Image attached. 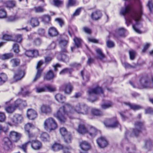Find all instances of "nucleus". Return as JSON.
<instances>
[{"mask_svg":"<svg viewBox=\"0 0 153 153\" xmlns=\"http://www.w3.org/2000/svg\"><path fill=\"white\" fill-rule=\"evenodd\" d=\"M41 112L42 114H48L52 111V108L51 106L48 105L43 104L40 107Z\"/></svg>","mask_w":153,"mask_h":153,"instance_id":"nucleus-12","label":"nucleus"},{"mask_svg":"<svg viewBox=\"0 0 153 153\" xmlns=\"http://www.w3.org/2000/svg\"><path fill=\"white\" fill-rule=\"evenodd\" d=\"M25 55L29 57H36L39 55L38 51L37 50H27L25 52Z\"/></svg>","mask_w":153,"mask_h":153,"instance_id":"nucleus-22","label":"nucleus"},{"mask_svg":"<svg viewBox=\"0 0 153 153\" xmlns=\"http://www.w3.org/2000/svg\"><path fill=\"white\" fill-rule=\"evenodd\" d=\"M60 132L62 136L64 137L65 142L69 143H71V136L69 133H68L66 129L62 127L59 129Z\"/></svg>","mask_w":153,"mask_h":153,"instance_id":"nucleus-7","label":"nucleus"},{"mask_svg":"<svg viewBox=\"0 0 153 153\" xmlns=\"http://www.w3.org/2000/svg\"><path fill=\"white\" fill-rule=\"evenodd\" d=\"M102 16V14L100 11L97 10L92 13L91 16L93 20H97L100 19Z\"/></svg>","mask_w":153,"mask_h":153,"instance_id":"nucleus-23","label":"nucleus"},{"mask_svg":"<svg viewBox=\"0 0 153 153\" xmlns=\"http://www.w3.org/2000/svg\"><path fill=\"white\" fill-rule=\"evenodd\" d=\"M56 100L59 102H62V101L65 99V97H63L61 94H58L55 96Z\"/></svg>","mask_w":153,"mask_h":153,"instance_id":"nucleus-45","label":"nucleus"},{"mask_svg":"<svg viewBox=\"0 0 153 153\" xmlns=\"http://www.w3.org/2000/svg\"><path fill=\"white\" fill-rule=\"evenodd\" d=\"M145 113L146 114H153V108H148L145 110Z\"/></svg>","mask_w":153,"mask_h":153,"instance_id":"nucleus-64","label":"nucleus"},{"mask_svg":"<svg viewBox=\"0 0 153 153\" xmlns=\"http://www.w3.org/2000/svg\"><path fill=\"white\" fill-rule=\"evenodd\" d=\"M85 72V70H83L81 71V75L82 76L83 79L86 82H88L89 80V75H86L84 76V74Z\"/></svg>","mask_w":153,"mask_h":153,"instance_id":"nucleus-43","label":"nucleus"},{"mask_svg":"<svg viewBox=\"0 0 153 153\" xmlns=\"http://www.w3.org/2000/svg\"><path fill=\"white\" fill-rule=\"evenodd\" d=\"M15 108L13 105H10L6 107L5 108V110L8 113H11L15 110Z\"/></svg>","mask_w":153,"mask_h":153,"instance_id":"nucleus-42","label":"nucleus"},{"mask_svg":"<svg viewBox=\"0 0 153 153\" xmlns=\"http://www.w3.org/2000/svg\"><path fill=\"white\" fill-rule=\"evenodd\" d=\"M36 92L38 93H40L46 91V89L45 88V85L42 88L36 87Z\"/></svg>","mask_w":153,"mask_h":153,"instance_id":"nucleus-55","label":"nucleus"},{"mask_svg":"<svg viewBox=\"0 0 153 153\" xmlns=\"http://www.w3.org/2000/svg\"><path fill=\"white\" fill-rule=\"evenodd\" d=\"M55 77L53 71L51 70H50L47 73L45 78L47 80H49L53 79Z\"/></svg>","mask_w":153,"mask_h":153,"instance_id":"nucleus-34","label":"nucleus"},{"mask_svg":"<svg viewBox=\"0 0 153 153\" xmlns=\"http://www.w3.org/2000/svg\"><path fill=\"white\" fill-rule=\"evenodd\" d=\"M34 10L36 13H41L45 11V9L41 6L35 7Z\"/></svg>","mask_w":153,"mask_h":153,"instance_id":"nucleus-54","label":"nucleus"},{"mask_svg":"<svg viewBox=\"0 0 153 153\" xmlns=\"http://www.w3.org/2000/svg\"><path fill=\"white\" fill-rule=\"evenodd\" d=\"M137 88L139 89L153 88V79L151 80L146 76L141 77L140 79V83Z\"/></svg>","mask_w":153,"mask_h":153,"instance_id":"nucleus-4","label":"nucleus"},{"mask_svg":"<svg viewBox=\"0 0 153 153\" xmlns=\"http://www.w3.org/2000/svg\"><path fill=\"white\" fill-rule=\"evenodd\" d=\"M7 79V76L4 73L0 74V85H1L4 83Z\"/></svg>","mask_w":153,"mask_h":153,"instance_id":"nucleus-32","label":"nucleus"},{"mask_svg":"<svg viewBox=\"0 0 153 153\" xmlns=\"http://www.w3.org/2000/svg\"><path fill=\"white\" fill-rule=\"evenodd\" d=\"M23 18L21 15H16L14 16H10L7 19L8 22H13Z\"/></svg>","mask_w":153,"mask_h":153,"instance_id":"nucleus-31","label":"nucleus"},{"mask_svg":"<svg viewBox=\"0 0 153 153\" xmlns=\"http://www.w3.org/2000/svg\"><path fill=\"white\" fill-rule=\"evenodd\" d=\"M13 54L10 53L0 55V59L2 60H5L9 59L13 56Z\"/></svg>","mask_w":153,"mask_h":153,"instance_id":"nucleus-33","label":"nucleus"},{"mask_svg":"<svg viewBox=\"0 0 153 153\" xmlns=\"http://www.w3.org/2000/svg\"><path fill=\"white\" fill-rule=\"evenodd\" d=\"M74 112L78 114L86 115L89 112V108L84 104L78 103L72 107L69 104L66 103L63 107L59 109L57 112L54 114V116L61 123H63L66 121L65 116L68 115L70 119H72L73 117L70 115L73 114Z\"/></svg>","mask_w":153,"mask_h":153,"instance_id":"nucleus-1","label":"nucleus"},{"mask_svg":"<svg viewBox=\"0 0 153 153\" xmlns=\"http://www.w3.org/2000/svg\"><path fill=\"white\" fill-rule=\"evenodd\" d=\"M23 120V117L21 114H15L12 119L13 123L14 125L20 123Z\"/></svg>","mask_w":153,"mask_h":153,"instance_id":"nucleus-18","label":"nucleus"},{"mask_svg":"<svg viewBox=\"0 0 153 153\" xmlns=\"http://www.w3.org/2000/svg\"><path fill=\"white\" fill-rule=\"evenodd\" d=\"M60 89L63 91L65 94H69L72 92L73 87L70 83H67L61 86Z\"/></svg>","mask_w":153,"mask_h":153,"instance_id":"nucleus-13","label":"nucleus"},{"mask_svg":"<svg viewBox=\"0 0 153 153\" xmlns=\"http://www.w3.org/2000/svg\"><path fill=\"white\" fill-rule=\"evenodd\" d=\"M134 128L132 130V134H130L129 131L127 130L125 133V136L126 138L133 136L137 137L141 133L142 130L145 128L143 122L137 121L134 124Z\"/></svg>","mask_w":153,"mask_h":153,"instance_id":"nucleus-3","label":"nucleus"},{"mask_svg":"<svg viewBox=\"0 0 153 153\" xmlns=\"http://www.w3.org/2000/svg\"><path fill=\"white\" fill-rule=\"evenodd\" d=\"M59 45L61 48L62 53H67V47L68 41L65 39H60L58 40Z\"/></svg>","mask_w":153,"mask_h":153,"instance_id":"nucleus-9","label":"nucleus"},{"mask_svg":"<svg viewBox=\"0 0 153 153\" xmlns=\"http://www.w3.org/2000/svg\"><path fill=\"white\" fill-rule=\"evenodd\" d=\"M113 104L111 102H109L107 103L102 105L101 107L102 109H106L111 106Z\"/></svg>","mask_w":153,"mask_h":153,"instance_id":"nucleus-52","label":"nucleus"},{"mask_svg":"<svg viewBox=\"0 0 153 153\" xmlns=\"http://www.w3.org/2000/svg\"><path fill=\"white\" fill-rule=\"evenodd\" d=\"M105 126L106 127H110L111 128H115L117 127H118L119 125V123L118 121H116L114 122V123L110 125H107L106 123H104Z\"/></svg>","mask_w":153,"mask_h":153,"instance_id":"nucleus-50","label":"nucleus"},{"mask_svg":"<svg viewBox=\"0 0 153 153\" xmlns=\"http://www.w3.org/2000/svg\"><path fill=\"white\" fill-rule=\"evenodd\" d=\"M54 5L56 6H59L62 3V1L60 0H53Z\"/></svg>","mask_w":153,"mask_h":153,"instance_id":"nucleus-62","label":"nucleus"},{"mask_svg":"<svg viewBox=\"0 0 153 153\" xmlns=\"http://www.w3.org/2000/svg\"><path fill=\"white\" fill-rule=\"evenodd\" d=\"M77 132L79 134H83L88 131L87 129L83 125H80L79 126L78 128L77 129Z\"/></svg>","mask_w":153,"mask_h":153,"instance_id":"nucleus-30","label":"nucleus"},{"mask_svg":"<svg viewBox=\"0 0 153 153\" xmlns=\"http://www.w3.org/2000/svg\"><path fill=\"white\" fill-rule=\"evenodd\" d=\"M97 143L99 146L101 148H104L108 144V142L105 138L101 137L97 140Z\"/></svg>","mask_w":153,"mask_h":153,"instance_id":"nucleus-16","label":"nucleus"},{"mask_svg":"<svg viewBox=\"0 0 153 153\" xmlns=\"http://www.w3.org/2000/svg\"><path fill=\"white\" fill-rule=\"evenodd\" d=\"M88 95L90 98V100L92 102H93L97 100L95 97L97 94L103 93V91L102 88L100 87H97L94 88H91L88 89Z\"/></svg>","mask_w":153,"mask_h":153,"instance_id":"nucleus-5","label":"nucleus"},{"mask_svg":"<svg viewBox=\"0 0 153 153\" xmlns=\"http://www.w3.org/2000/svg\"><path fill=\"white\" fill-rule=\"evenodd\" d=\"M96 51L97 53V59L102 60L105 58V55L103 53L100 49H97Z\"/></svg>","mask_w":153,"mask_h":153,"instance_id":"nucleus-29","label":"nucleus"},{"mask_svg":"<svg viewBox=\"0 0 153 153\" xmlns=\"http://www.w3.org/2000/svg\"><path fill=\"white\" fill-rule=\"evenodd\" d=\"M43 63V61L42 60H40L38 62L36 66V68L37 69V72L36 76L33 80V82H35L40 77L41 75V73L42 71V69L40 67Z\"/></svg>","mask_w":153,"mask_h":153,"instance_id":"nucleus-11","label":"nucleus"},{"mask_svg":"<svg viewBox=\"0 0 153 153\" xmlns=\"http://www.w3.org/2000/svg\"><path fill=\"white\" fill-rule=\"evenodd\" d=\"M6 7L9 8H11L15 7V2L13 1H6L5 3Z\"/></svg>","mask_w":153,"mask_h":153,"instance_id":"nucleus-36","label":"nucleus"},{"mask_svg":"<svg viewBox=\"0 0 153 153\" xmlns=\"http://www.w3.org/2000/svg\"><path fill=\"white\" fill-rule=\"evenodd\" d=\"M41 139L44 141H47L49 140V137L46 132L42 133L40 136Z\"/></svg>","mask_w":153,"mask_h":153,"instance_id":"nucleus-39","label":"nucleus"},{"mask_svg":"<svg viewBox=\"0 0 153 153\" xmlns=\"http://www.w3.org/2000/svg\"><path fill=\"white\" fill-rule=\"evenodd\" d=\"M64 148L60 144L57 143L54 144L52 146V149L54 151H57L62 148L63 149Z\"/></svg>","mask_w":153,"mask_h":153,"instance_id":"nucleus-37","label":"nucleus"},{"mask_svg":"<svg viewBox=\"0 0 153 153\" xmlns=\"http://www.w3.org/2000/svg\"><path fill=\"white\" fill-rule=\"evenodd\" d=\"M56 46V44L54 42H52L47 48L48 50H51L54 49Z\"/></svg>","mask_w":153,"mask_h":153,"instance_id":"nucleus-60","label":"nucleus"},{"mask_svg":"<svg viewBox=\"0 0 153 153\" xmlns=\"http://www.w3.org/2000/svg\"><path fill=\"white\" fill-rule=\"evenodd\" d=\"M9 137L13 142H18L22 137V134L17 132L12 131L9 134Z\"/></svg>","mask_w":153,"mask_h":153,"instance_id":"nucleus-10","label":"nucleus"},{"mask_svg":"<svg viewBox=\"0 0 153 153\" xmlns=\"http://www.w3.org/2000/svg\"><path fill=\"white\" fill-rule=\"evenodd\" d=\"M122 119L123 120H125L127 119L126 113L124 111H122L119 113Z\"/></svg>","mask_w":153,"mask_h":153,"instance_id":"nucleus-63","label":"nucleus"},{"mask_svg":"<svg viewBox=\"0 0 153 153\" xmlns=\"http://www.w3.org/2000/svg\"><path fill=\"white\" fill-rule=\"evenodd\" d=\"M30 141H28L22 144L21 146H19V147L20 148L22 149L26 153V152L27 146L30 144Z\"/></svg>","mask_w":153,"mask_h":153,"instance_id":"nucleus-38","label":"nucleus"},{"mask_svg":"<svg viewBox=\"0 0 153 153\" xmlns=\"http://www.w3.org/2000/svg\"><path fill=\"white\" fill-rule=\"evenodd\" d=\"M130 58L131 60H133L134 59L136 53L134 51L130 50L129 51Z\"/></svg>","mask_w":153,"mask_h":153,"instance_id":"nucleus-53","label":"nucleus"},{"mask_svg":"<svg viewBox=\"0 0 153 153\" xmlns=\"http://www.w3.org/2000/svg\"><path fill=\"white\" fill-rule=\"evenodd\" d=\"M125 104L128 106L131 109L134 110H137L143 108V107L140 105L135 104H131L129 102L126 103Z\"/></svg>","mask_w":153,"mask_h":153,"instance_id":"nucleus-28","label":"nucleus"},{"mask_svg":"<svg viewBox=\"0 0 153 153\" xmlns=\"http://www.w3.org/2000/svg\"><path fill=\"white\" fill-rule=\"evenodd\" d=\"M27 118L30 120H33L37 116V112L33 109H30L27 111Z\"/></svg>","mask_w":153,"mask_h":153,"instance_id":"nucleus-15","label":"nucleus"},{"mask_svg":"<svg viewBox=\"0 0 153 153\" xmlns=\"http://www.w3.org/2000/svg\"><path fill=\"white\" fill-rule=\"evenodd\" d=\"M3 39L7 41H10L12 39V36L10 35L5 34L3 35Z\"/></svg>","mask_w":153,"mask_h":153,"instance_id":"nucleus-59","label":"nucleus"},{"mask_svg":"<svg viewBox=\"0 0 153 153\" xmlns=\"http://www.w3.org/2000/svg\"><path fill=\"white\" fill-rule=\"evenodd\" d=\"M32 148L34 150H38L40 149L42 147L41 143L37 140H32L30 141V143Z\"/></svg>","mask_w":153,"mask_h":153,"instance_id":"nucleus-19","label":"nucleus"},{"mask_svg":"<svg viewBox=\"0 0 153 153\" xmlns=\"http://www.w3.org/2000/svg\"><path fill=\"white\" fill-rule=\"evenodd\" d=\"M2 142L4 149L5 150H9L12 145L11 140L8 137H5L3 139Z\"/></svg>","mask_w":153,"mask_h":153,"instance_id":"nucleus-14","label":"nucleus"},{"mask_svg":"<svg viewBox=\"0 0 153 153\" xmlns=\"http://www.w3.org/2000/svg\"><path fill=\"white\" fill-rule=\"evenodd\" d=\"M98 130L95 127L91 126L87 132L91 137H94L97 134Z\"/></svg>","mask_w":153,"mask_h":153,"instance_id":"nucleus-26","label":"nucleus"},{"mask_svg":"<svg viewBox=\"0 0 153 153\" xmlns=\"http://www.w3.org/2000/svg\"><path fill=\"white\" fill-rule=\"evenodd\" d=\"M1 8V7L0 6V19L4 18L6 16V12Z\"/></svg>","mask_w":153,"mask_h":153,"instance_id":"nucleus-51","label":"nucleus"},{"mask_svg":"<svg viewBox=\"0 0 153 153\" xmlns=\"http://www.w3.org/2000/svg\"><path fill=\"white\" fill-rule=\"evenodd\" d=\"M10 62L13 67H16L19 65L20 60L18 59H11Z\"/></svg>","mask_w":153,"mask_h":153,"instance_id":"nucleus-40","label":"nucleus"},{"mask_svg":"<svg viewBox=\"0 0 153 153\" xmlns=\"http://www.w3.org/2000/svg\"><path fill=\"white\" fill-rule=\"evenodd\" d=\"M31 25L33 27H37L39 25V22L38 19L36 17H32L28 21Z\"/></svg>","mask_w":153,"mask_h":153,"instance_id":"nucleus-25","label":"nucleus"},{"mask_svg":"<svg viewBox=\"0 0 153 153\" xmlns=\"http://www.w3.org/2000/svg\"><path fill=\"white\" fill-rule=\"evenodd\" d=\"M66 53H62L60 51V53L57 56V59L59 61H61L65 62H68L69 61V58L66 55Z\"/></svg>","mask_w":153,"mask_h":153,"instance_id":"nucleus-20","label":"nucleus"},{"mask_svg":"<svg viewBox=\"0 0 153 153\" xmlns=\"http://www.w3.org/2000/svg\"><path fill=\"white\" fill-rule=\"evenodd\" d=\"M79 146L82 150L85 151H88L90 148V144L87 142L85 141L80 142Z\"/></svg>","mask_w":153,"mask_h":153,"instance_id":"nucleus-24","label":"nucleus"},{"mask_svg":"<svg viewBox=\"0 0 153 153\" xmlns=\"http://www.w3.org/2000/svg\"><path fill=\"white\" fill-rule=\"evenodd\" d=\"M58 33L56 29L54 27H51L48 29V34L51 37L56 36Z\"/></svg>","mask_w":153,"mask_h":153,"instance_id":"nucleus-27","label":"nucleus"},{"mask_svg":"<svg viewBox=\"0 0 153 153\" xmlns=\"http://www.w3.org/2000/svg\"><path fill=\"white\" fill-rule=\"evenodd\" d=\"M120 13L123 16L126 20V22L128 26L132 22L134 19L136 22L135 25H133L132 27L134 30L138 33H140V30L137 28L139 24V20L143 14V7L141 3L139 1L138 10L137 11L133 9L129 5H125L121 8Z\"/></svg>","mask_w":153,"mask_h":153,"instance_id":"nucleus-2","label":"nucleus"},{"mask_svg":"<svg viewBox=\"0 0 153 153\" xmlns=\"http://www.w3.org/2000/svg\"><path fill=\"white\" fill-rule=\"evenodd\" d=\"M55 21L57 22L59 24L60 27H62L64 25V22L63 20L61 18H57L55 19Z\"/></svg>","mask_w":153,"mask_h":153,"instance_id":"nucleus-57","label":"nucleus"},{"mask_svg":"<svg viewBox=\"0 0 153 153\" xmlns=\"http://www.w3.org/2000/svg\"><path fill=\"white\" fill-rule=\"evenodd\" d=\"M75 45L78 48L80 47L82 40L81 39L75 37L73 39Z\"/></svg>","mask_w":153,"mask_h":153,"instance_id":"nucleus-35","label":"nucleus"},{"mask_svg":"<svg viewBox=\"0 0 153 153\" xmlns=\"http://www.w3.org/2000/svg\"><path fill=\"white\" fill-rule=\"evenodd\" d=\"M34 127V126L33 124L30 123H27L25 126V130L26 132H28L30 131L29 129L30 128H33Z\"/></svg>","mask_w":153,"mask_h":153,"instance_id":"nucleus-49","label":"nucleus"},{"mask_svg":"<svg viewBox=\"0 0 153 153\" xmlns=\"http://www.w3.org/2000/svg\"><path fill=\"white\" fill-rule=\"evenodd\" d=\"M122 65L123 66L126 68H135L137 66V65L134 64L133 65H131L126 62H124L122 63Z\"/></svg>","mask_w":153,"mask_h":153,"instance_id":"nucleus-41","label":"nucleus"},{"mask_svg":"<svg viewBox=\"0 0 153 153\" xmlns=\"http://www.w3.org/2000/svg\"><path fill=\"white\" fill-rule=\"evenodd\" d=\"M91 113L94 115L99 116L102 115V112L99 110L94 108L91 110Z\"/></svg>","mask_w":153,"mask_h":153,"instance_id":"nucleus-47","label":"nucleus"},{"mask_svg":"<svg viewBox=\"0 0 153 153\" xmlns=\"http://www.w3.org/2000/svg\"><path fill=\"white\" fill-rule=\"evenodd\" d=\"M45 88L46 89V91H48L49 92H53L55 91V88L50 85H45Z\"/></svg>","mask_w":153,"mask_h":153,"instance_id":"nucleus-44","label":"nucleus"},{"mask_svg":"<svg viewBox=\"0 0 153 153\" xmlns=\"http://www.w3.org/2000/svg\"><path fill=\"white\" fill-rule=\"evenodd\" d=\"M22 40V36L21 35L18 34L15 36V40L18 42H20Z\"/></svg>","mask_w":153,"mask_h":153,"instance_id":"nucleus-61","label":"nucleus"},{"mask_svg":"<svg viewBox=\"0 0 153 153\" xmlns=\"http://www.w3.org/2000/svg\"><path fill=\"white\" fill-rule=\"evenodd\" d=\"M24 75L25 73L23 71L20 70H18L14 73L13 78V80L12 82H15L21 80Z\"/></svg>","mask_w":153,"mask_h":153,"instance_id":"nucleus-8","label":"nucleus"},{"mask_svg":"<svg viewBox=\"0 0 153 153\" xmlns=\"http://www.w3.org/2000/svg\"><path fill=\"white\" fill-rule=\"evenodd\" d=\"M13 49L15 53H18L19 51V45L16 44H14L13 46Z\"/></svg>","mask_w":153,"mask_h":153,"instance_id":"nucleus-58","label":"nucleus"},{"mask_svg":"<svg viewBox=\"0 0 153 153\" xmlns=\"http://www.w3.org/2000/svg\"><path fill=\"white\" fill-rule=\"evenodd\" d=\"M44 127L47 130L51 131L56 128L57 125L53 118L50 117L46 119L44 121Z\"/></svg>","mask_w":153,"mask_h":153,"instance_id":"nucleus-6","label":"nucleus"},{"mask_svg":"<svg viewBox=\"0 0 153 153\" xmlns=\"http://www.w3.org/2000/svg\"><path fill=\"white\" fill-rule=\"evenodd\" d=\"M42 21L44 23H48L49 22L50 20V17L47 15H44L41 17Z\"/></svg>","mask_w":153,"mask_h":153,"instance_id":"nucleus-48","label":"nucleus"},{"mask_svg":"<svg viewBox=\"0 0 153 153\" xmlns=\"http://www.w3.org/2000/svg\"><path fill=\"white\" fill-rule=\"evenodd\" d=\"M106 45L107 47L108 48H112L114 46V42L113 41L109 40L107 41Z\"/></svg>","mask_w":153,"mask_h":153,"instance_id":"nucleus-56","label":"nucleus"},{"mask_svg":"<svg viewBox=\"0 0 153 153\" xmlns=\"http://www.w3.org/2000/svg\"><path fill=\"white\" fill-rule=\"evenodd\" d=\"M13 106L15 108H19L20 109H22L27 106V103L25 101L19 99L15 102Z\"/></svg>","mask_w":153,"mask_h":153,"instance_id":"nucleus-17","label":"nucleus"},{"mask_svg":"<svg viewBox=\"0 0 153 153\" xmlns=\"http://www.w3.org/2000/svg\"><path fill=\"white\" fill-rule=\"evenodd\" d=\"M125 31V30L123 28L117 29L114 33V36L116 38H117L119 36H124Z\"/></svg>","mask_w":153,"mask_h":153,"instance_id":"nucleus-21","label":"nucleus"},{"mask_svg":"<svg viewBox=\"0 0 153 153\" xmlns=\"http://www.w3.org/2000/svg\"><path fill=\"white\" fill-rule=\"evenodd\" d=\"M147 6L148 7L150 11L153 14V1L152 0H149L147 4Z\"/></svg>","mask_w":153,"mask_h":153,"instance_id":"nucleus-46","label":"nucleus"}]
</instances>
